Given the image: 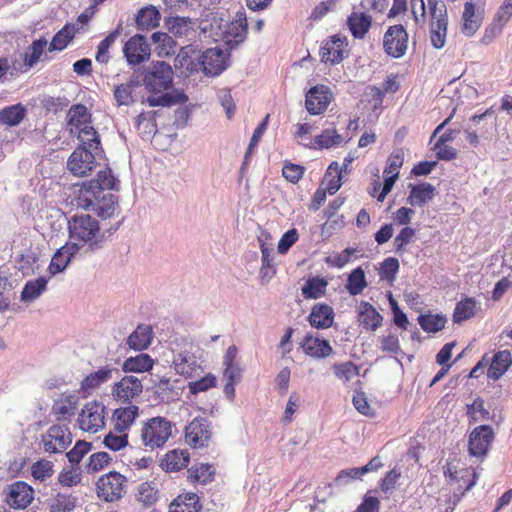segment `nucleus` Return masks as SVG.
I'll list each match as a JSON object with an SVG mask.
<instances>
[{
    "instance_id": "nucleus-1",
    "label": "nucleus",
    "mask_w": 512,
    "mask_h": 512,
    "mask_svg": "<svg viewBox=\"0 0 512 512\" xmlns=\"http://www.w3.org/2000/svg\"><path fill=\"white\" fill-rule=\"evenodd\" d=\"M143 82L146 90L153 94L146 100L150 107H169L188 101L187 95L181 91L167 92L173 85V70L164 61L153 63L145 72Z\"/></svg>"
},
{
    "instance_id": "nucleus-2",
    "label": "nucleus",
    "mask_w": 512,
    "mask_h": 512,
    "mask_svg": "<svg viewBox=\"0 0 512 512\" xmlns=\"http://www.w3.org/2000/svg\"><path fill=\"white\" fill-rule=\"evenodd\" d=\"M173 424L165 417L157 416L145 421L140 429L142 445L150 450L163 448L172 436Z\"/></svg>"
},
{
    "instance_id": "nucleus-3",
    "label": "nucleus",
    "mask_w": 512,
    "mask_h": 512,
    "mask_svg": "<svg viewBox=\"0 0 512 512\" xmlns=\"http://www.w3.org/2000/svg\"><path fill=\"white\" fill-rule=\"evenodd\" d=\"M127 478L118 471H109L101 475L95 484L97 497L106 503L120 501L127 493Z\"/></svg>"
},
{
    "instance_id": "nucleus-4",
    "label": "nucleus",
    "mask_w": 512,
    "mask_h": 512,
    "mask_svg": "<svg viewBox=\"0 0 512 512\" xmlns=\"http://www.w3.org/2000/svg\"><path fill=\"white\" fill-rule=\"evenodd\" d=\"M69 236L75 243L93 247L100 235L99 223L90 215L73 216L68 223Z\"/></svg>"
},
{
    "instance_id": "nucleus-5",
    "label": "nucleus",
    "mask_w": 512,
    "mask_h": 512,
    "mask_svg": "<svg viewBox=\"0 0 512 512\" xmlns=\"http://www.w3.org/2000/svg\"><path fill=\"white\" fill-rule=\"evenodd\" d=\"M430 41L434 48L444 47L447 36L448 12L443 1L430 0Z\"/></svg>"
},
{
    "instance_id": "nucleus-6",
    "label": "nucleus",
    "mask_w": 512,
    "mask_h": 512,
    "mask_svg": "<svg viewBox=\"0 0 512 512\" xmlns=\"http://www.w3.org/2000/svg\"><path fill=\"white\" fill-rule=\"evenodd\" d=\"M212 436V424L205 417H195L185 427V443L193 449L208 447Z\"/></svg>"
},
{
    "instance_id": "nucleus-7",
    "label": "nucleus",
    "mask_w": 512,
    "mask_h": 512,
    "mask_svg": "<svg viewBox=\"0 0 512 512\" xmlns=\"http://www.w3.org/2000/svg\"><path fill=\"white\" fill-rule=\"evenodd\" d=\"M78 423L81 430L97 433L105 427L106 407L96 400L87 402L79 413Z\"/></svg>"
},
{
    "instance_id": "nucleus-8",
    "label": "nucleus",
    "mask_w": 512,
    "mask_h": 512,
    "mask_svg": "<svg viewBox=\"0 0 512 512\" xmlns=\"http://www.w3.org/2000/svg\"><path fill=\"white\" fill-rule=\"evenodd\" d=\"M73 441L70 428L63 424H54L42 435L41 442L44 451L49 454L64 452Z\"/></svg>"
},
{
    "instance_id": "nucleus-9",
    "label": "nucleus",
    "mask_w": 512,
    "mask_h": 512,
    "mask_svg": "<svg viewBox=\"0 0 512 512\" xmlns=\"http://www.w3.org/2000/svg\"><path fill=\"white\" fill-rule=\"evenodd\" d=\"M495 439V433L489 425H479L469 434L468 453L470 456L483 460Z\"/></svg>"
},
{
    "instance_id": "nucleus-10",
    "label": "nucleus",
    "mask_w": 512,
    "mask_h": 512,
    "mask_svg": "<svg viewBox=\"0 0 512 512\" xmlns=\"http://www.w3.org/2000/svg\"><path fill=\"white\" fill-rule=\"evenodd\" d=\"M408 46V33L401 24L390 26L383 37L384 52L393 58H401Z\"/></svg>"
},
{
    "instance_id": "nucleus-11",
    "label": "nucleus",
    "mask_w": 512,
    "mask_h": 512,
    "mask_svg": "<svg viewBox=\"0 0 512 512\" xmlns=\"http://www.w3.org/2000/svg\"><path fill=\"white\" fill-rule=\"evenodd\" d=\"M347 46L348 43L345 36L336 34L329 37L323 41L319 50L321 62L330 65L339 64L345 58Z\"/></svg>"
},
{
    "instance_id": "nucleus-12",
    "label": "nucleus",
    "mask_w": 512,
    "mask_h": 512,
    "mask_svg": "<svg viewBox=\"0 0 512 512\" xmlns=\"http://www.w3.org/2000/svg\"><path fill=\"white\" fill-rule=\"evenodd\" d=\"M333 99L330 88L323 84L313 86L305 96V107L309 114L319 115L324 113Z\"/></svg>"
},
{
    "instance_id": "nucleus-13",
    "label": "nucleus",
    "mask_w": 512,
    "mask_h": 512,
    "mask_svg": "<svg viewBox=\"0 0 512 512\" xmlns=\"http://www.w3.org/2000/svg\"><path fill=\"white\" fill-rule=\"evenodd\" d=\"M95 167V156L90 150L85 148H76L67 161L68 170L77 177L89 175Z\"/></svg>"
},
{
    "instance_id": "nucleus-14",
    "label": "nucleus",
    "mask_w": 512,
    "mask_h": 512,
    "mask_svg": "<svg viewBox=\"0 0 512 512\" xmlns=\"http://www.w3.org/2000/svg\"><path fill=\"white\" fill-rule=\"evenodd\" d=\"M142 391V382L135 376H124L112 387L113 397L122 403H131L133 399L141 395Z\"/></svg>"
},
{
    "instance_id": "nucleus-15",
    "label": "nucleus",
    "mask_w": 512,
    "mask_h": 512,
    "mask_svg": "<svg viewBox=\"0 0 512 512\" xmlns=\"http://www.w3.org/2000/svg\"><path fill=\"white\" fill-rule=\"evenodd\" d=\"M124 56L130 65H139L150 57V46L146 38L136 34L123 47Z\"/></svg>"
},
{
    "instance_id": "nucleus-16",
    "label": "nucleus",
    "mask_w": 512,
    "mask_h": 512,
    "mask_svg": "<svg viewBox=\"0 0 512 512\" xmlns=\"http://www.w3.org/2000/svg\"><path fill=\"white\" fill-rule=\"evenodd\" d=\"M200 64L206 75L217 76L227 68L228 57L222 49L210 48L202 53Z\"/></svg>"
},
{
    "instance_id": "nucleus-17",
    "label": "nucleus",
    "mask_w": 512,
    "mask_h": 512,
    "mask_svg": "<svg viewBox=\"0 0 512 512\" xmlns=\"http://www.w3.org/2000/svg\"><path fill=\"white\" fill-rule=\"evenodd\" d=\"M34 499V491L30 485L17 481L10 485L7 503L14 509L27 508Z\"/></svg>"
},
{
    "instance_id": "nucleus-18",
    "label": "nucleus",
    "mask_w": 512,
    "mask_h": 512,
    "mask_svg": "<svg viewBox=\"0 0 512 512\" xmlns=\"http://www.w3.org/2000/svg\"><path fill=\"white\" fill-rule=\"evenodd\" d=\"M482 11L472 1L464 3L461 16V32L468 37L473 36L482 24Z\"/></svg>"
},
{
    "instance_id": "nucleus-19",
    "label": "nucleus",
    "mask_w": 512,
    "mask_h": 512,
    "mask_svg": "<svg viewBox=\"0 0 512 512\" xmlns=\"http://www.w3.org/2000/svg\"><path fill=\"white\" fill-rule=\"evenodd\" d=\"M248 22L245 11H238L236 18L228 25L225 31V41L229 48H234L247 37Z\"/></svg>"
},
{
    "instance_id": "nucleus-20",
    "label": "nucleus",
    "mask_w": 512,
    "mask_h": 512,
    "mask_svg": "<svg viewBox=\"0 0 512 512\" xmlns=\"http://www.w3.org/2000/svg\"><path fill=\"white\" fill-rule=\"evenodd\" d=\"M138 416L139 407L136 405L116 408L111 417L112 427L115 428L116 432L128 434Z\"/></svg>"
},
{
    "instance_id": "nucleus-21",
    "label": "nucleus",
    "mask_w": 512,
    "mask_h": 512,
    "mask_svg": "<svg viewBox=\"0 0 512 512\" xmlns=\"http://www.w3.org/2000/svg\"><path fill=\"white\" fill-rule=\"evenodd\" d=\"M346 22L355 39H364L372 26L373 17L365 11H353Z\"/></svg>"
},
{
    "instance_id": "nucleus-22",
    "label": "nucleus",
    "mask_w": 512,
    "mask_h": 512,
    "mask_svg": "<svg viewBox=\"0 0 512 512\" xmlns=\"http://www.w3.org/2000/svg\"><path fill=\"white\" fill-rule=\"evenodd\" d=\"M102 194V189L97 181H86L78 190L76 204L84 210H92L99 196Z\"/></svg>"
},
{
    "instance_id": "nucleus-23",
    "label": "nucleus",
    "mask_w": 512,
    "mask_h": 512,
    "mask_svg": "<svg viewBox=\"0 0 512 512\" xmlns=\"http://www.w3.org/2000/svg\"><path fill=\"white\" fill-rule=\"evenodd\" d=\"M301 348L306 355L317 359L328 357L333 353V348L327 340L310 334L302 340Z\"/></svg>"
},
{
    "instance_id": "nucleus-24",
    "label": "nucleus",
    "mask_w": 512,
    "mask_h": 512,
    "mask_svg": "<svg viewBox=\"0 0 512 512\" xmlns=\"http://www.w3.org/2000/svg\"><path fill=\"white\" fill-rule=\"evenodd\" d=\"M79 251V246L75 242L66 243L59 248L53 255L49 264V271L52 275L62 272L69 264L71 258Z\"/></svg>"
},
{
    "instance_id": "nucleus-25",
    "label": "nucleus",
    "mask_w": 512,
    "mask_h": 512,
    "mask_svg": "<svg viewBox=\"0 0 512 512\" xmlns=\"http://www.w3.org/2000/svg\"><path fill=\"white\" fill-rule=\"evenodd\" d=\"M309 324L316 329H327L334 321L333 308L325 303L315 304L308 316Z\"/></svg>"
},
{
    "instance_id": "nucleus-26",
    "label": "nucleus",
    "mask_w": 512,
    "mask_h": 512,
    "mask_svg": "<svg viewBox=\"0 0 512 512\" xmlns=\"http://www.w3.org/2000/svg\"><path fill=\"white\" fill-rule=\"evenodd\" d=\"M111 378L112 368L102 367L98 371L90 373L81 381L79 393L83 397H87Z\"/></svg>"
},
{
    "instance_id": "nucleus-27",
    "label": "nucleus",
    "mask_w": 512,
    "mask_h": 512,
    "mask_svg": "<svg viewBox=\"0 0 512 512\" xmlns=\"http://www.w3.org/2000/svg\"><path fill=\"white\" fill-rule=\"evenodd\" d=\"M79 399L72 394H61L56 399L52 406V414L58 421H63L71 418L78 407Z\"/></svg>"
},
{
    "instance_id": "nucleus-28",
    "label": "nucleus",
    "mask_w": 512,
    "mask_h": 512,
    "mask_svg": "<svg viewBox=\"0 0 512 512\" xmlns=\"http://www.w3.org/2000/svg\"><path fill=\"white\" fill-rule=\"evenodd\" d=\"M190 453L186 449L168 451L161 460V467L166 472H178L188 466Z\"/></svg>"
},
{
    "instance_id": "nucleus-29",
    "label": "nucleus",
    "mask_w": 512,
    "mask_h": 512,
    "mask_svg": "<svg viewBox=\"0 0 512 512\" xmlns=\"http://www.w3.org/2000/svg\"><path fill=\"white\" fill-rule=\"evenodd\" d=\"M173 365L176 373L186 378L194 377L200 369L196 356L188 351L175 355Z\"/></svg>"
},
{
    "instance_id": "nucleus-30",
    "label": "nucleus",
    "mask_w": 512,
    "mask_h": 512,
    "mask_svg": "<svg viewBox=\"0 0 512 512\" xmlns=\"http://www.w3.org/2000/svg\"><path fill=\"white\" fill-rule=\"evenodd\" d=\"M202 505L194 492L179 494L169 505L168 512H200Z\"/></svg>"
},
{
    "instance_id": "nucleus-31",
    "label": "nucleus",
    "mask_w": 512,
    "mask_h": 512,
    "mask_svg": "<svg viewBox=\"0 0 512 512\" xmlns=\"http://www.w3.org/2000/svg\"><path fill=\"white\" fill-rule=\"evenodd\" d=\"M488 377L494 381L500 379L512 365V355L509 350L496 352L491 358Z\"/></svg>"
},
{
    "instance_id": "nucleus-32",
    "label": "nucleus",
    "mask_w": 512,
    "mask_h": 512,
    "mask_svg": "<svg viewBox=\"0 0 512 512\" xmlns=\"http://www.w3.org/2000/svg\"><path fill=\"white\" fill-rule=\"evenodd\" d=\"M67 118L71 133L82 129L84 126L91 125V114L83 104L72 105L68 110Z\"/></svg>"
},
{
    "instance_id": "nucleus-33",
    "label": "nucleus",
    "mask_w": 512,
    "mask_h": 512,
    "mask_svg": "<svg viewBox=\"0 0 512 512\" xmlns=\"http://www.w3.org/2000/svg\"><path fill=\"white\" fill-rule=\"evenodd\" d=\"M159 489L154 481L141 482L135 491V500L145 508L153 506L159 500Z\"/></svg>"
},
{
    "instance_id": "nucleus-34",
    "label": "nucleus",
    "mask_w": 512,
    "mask_h": 512,
    "mask_svg": "<svg viewBox=\"0 0 512 512\" xmlns=\"http://www.w3.org/2000/svg\"><path fill=\"white\" fill-rule=\"evenodd\" d=\"M214 476L215 469L208 463H196L187 470V481L193 485H205L213 481Z\"/></svg>"
},
{
    "instance_id": "nucleus-35",
    "label": "nucleus",
    "mask_w": 512,
    "mask_h": 512,
    "mask_svg": "<svg viewBox=\"0 0 512 512\" xmlns=\"http://www.w3.org/2000/svg\"><path fill=\"white\" fill-rule=\"evenodd\" d=\"M153 339V330L149 325H138L136 330L127 339L128 346L135 351L147 349Z\"/></svg>"
},
{
    "instance_id": "nucleus-36",
    "label": "nucleus",
    "mask_w": 512,
    "mask_h": 512,
    "mask_svg": "<svg viewBox=\"0 0 512 512\" xmlns=\"http://www.w3.org/2000/svg\"><path fill=\"white\" fill-rule=\"evenodd\" d=\"M359 323L366 329L375 331L382 325L383 317L369 302H361L359 308Z\"/></svg>"
},
{
    "instance_id": "nucleus-37",
    "label": "nucleus",
    "mask_w": 512,
    "mask_h": 512,
    "mask_svg": "<svg viewBox=\"0 0 512 512\" xmlns=\"http://www.w3.org/2000/svg\"><path fill=\"white\" fill-rule=\"evenodd\" d=\"M161 15L159 11L152 5L141 8L135 17L137 29L148 31L159 25Z\"/></svg>"
},
{
    "instance_id": "nucleus-38",
    "label": "nucleus",
    "mask_w": 512,
    "mask_h": 512,
    "mask_svg": "<svg viewBox=\"0 0 512 512\" xmlns=\"http://www.w3.org/2000/svg\"><path fill=\"white\" fill-rule=\"evenodd\" d=\"M435 187L430 183L414 185L411 188L407 201L412 206H423L433 199Z\"/></svg>"
},
{
    "instance_id": "nucleus-39",
    "label": "nucleus",
    "mask_w": 512,
    "mask_h": 512,
    "mask_svg": "<svg viewBox=\"0 0 512 512\" xmlns=\"http://www.w3.org/2000/svg\"><path fill=\"white\" fill-rule=\"evenodd\" d=\"M154 366V360L150 355L141 353L128 357L122 364L124 372L144 373L149 372Z\"/></svg>"
},
{
    "instance_id": "nucleus-40",
    "label": "nucleus",
    "mask_w": 512,
    "mask_h": 512,
    "mask_svg": "<svg viewBox=\"0 0 512 512\" xmlns=\"http://www.w3.org/2000/svg\"><path fill=\"white\" fill-rule=\"evenodd\" d=\"M342 142V135L338 134L335 129H324L321 134L317 135L313 140L307 143V147L315 149H329L340 145Z\"/></svg>"
},
{
    "instance_id": "nucleus-41",
    "label": "nucleus",
    "mask_w": 512,
    "mask_h": 512,
    "mask_svg": "<svg viewBox=\"0 0 512 512\" xmlns=\"http://www.w3.org/2000/svg\"><path fill=\"white\" fill-rule=\"evenodd\" d=\"M27 113L26 107L21 104L7 106L0 110V123L6 126H17L25 118Z\"/></svg>"
},
{
    "instance_id": "nucleus-42",
    "label": "nucleus",
    "mask_w": 512,
    "mask_h": 512,
    "mask_svg": "<svg viewBox=\"0 0 512 512\" xmlns=\"http://www.w3.org/2000/svg\"><path fill=\"white\" fill-rule=\"evenodd\" d=\"M118 209V199L111 193L102 194L96 201L93 211L102 218L107 219L112 217Z\"/></svg>"
},
{
    "instance_id": "nucleus-43",
    "label": "nucleus",
    "mask_w": 512,
    "mask_h": 512,
    "mask_svg": "<svg viewBox=\"0 0 512 512\" xmlns=\"http://www.w3.org/2000/svg\"><path fill=\"white\" fill-rule=\"evenodd\" d=\"M477 309V302L474 298H464L455 306L453 312V322L459 324L473 318L477 312Z\"/></svg>"
},
{
    "instance_id": "nucleus-44",
    "label": "nucleus",
    "mask_w": 512,
    "mask_h": 512,
    "mask_svg": "<svg viewBox=\"0 0 512 512\" xmlns=\"http://www.w3.org/2000/svg\"><path fill=\"white\" fill-rule=\"evenodd\" d=\"M76 33L74 25L66 24L60 29L52 38L49 44L48 51H62L73 40Z\"/></svg>"
},
{
    "instance_id": "nucleus-45",
    "label": "nucleus",
    "mask_w": 512,
    "mask_h": 512,
    "mask_svg": "<svg viewBox=\"0 0 512 512\" xmlns=\"http://www.w3.org/2000/svg\"><path fill=\"white\" fill-rule=\"evenodd\" d=\"M328 281L320 277L309 278L302 287V295L305 299H318L325 295Z\"/></svg>"
},
{
    "instance_id": "nucleus-46",
    "label": "nucleus",
    "mask_w": 512,
    "mask_h": 512,
    "mask_svg": "<svg viewBox=\"0 0 512 512\" xmlns=\"http://www.w3.org/2000/svg\"><path fill=\"white\" fill-rule=\"evenodd\" d=\"M48 42L44 37L34 40L24 53L23 62L26 70L32 68L40 60Z\"/></svg>"
},
{
    "instance_id": "nucleus-47",
    "label": "nucleus",
    "mask_w": 512,
    "mask_h": 512,
    "mask_svg": "<svg viewBox=\"0 0 512 512\" xmlns=\"http://www.w3.org/2000/svg\"><path fill=\"white\" fill-rule=\"evenodd\" d=\"M341 170H339V164L334 161L328 166L322 184H325V190L330 195L335 194L342 185Z\"/></svg>"
},
{
    "instance_id": "nucleus-48",
    "label": "nucleus",
    "mask_w": 512,
    "mask_h": 512,
    "mask_svg": "<svg viewBox=\"0 0 512 512\" xmlns=\"http://www.w3.org/2000/svg\"><path fill=\"white\" fill-rule=\"evenodd\" d=\"M447 319L441 314H421L418 317L420 327L427 333H437L446 325Z\"/></svg>"
},
{
    "instance_id": "nucleus-49",
    "label": "nucleus",
    "mask_w": 512,
    "mask_h": 512,
    "mask_svg": "<svg viewBox=\"0 0 512 512\" xmlns=\"http://www.w3.org/2000/svg\"><path fill=\"white\" fill-rule=\"evenodd\" d=\"M75 133H77V138L80 141V146L78 148H85L87 150H96L99 148L101 143L100 136L92 124L89 126H84L82 129H79Z\"/></svg>"
},
{
    "instance_id": "nucleus-50",
    "label": "nucleus",
    "mask_w": 512,
    "mask_h": 512,
    "mask_svg": "<svg viewBox=\"0 0 512 512\" xmlns=\"http://www.w3.org/2000/svg\"><path fill=\"white\" fill-rule=\"evenodd\" d=\"M466 415L469 424L485 421L490 418V413L485 408L484 400L481 397H476L471 404L466 405Z\"/></svg>"
},
{
    "instance_id": "nucleus-51",
    "label": "nucleus",
    "mask_w": 512,
    "mask_h": 512,
    "mask_svg": "<svg viewBox=\"0 0 512 512\" xmlns=\"http://www.w3.org/2000/svg\"><path fill=\"white\" fill-rule=\"evenodd\" d=\"M77 505V498L72 494L58 493L49 503L50 512H72Z\"/></svg>"
},
{
    "instance_id": "nucleus-52",
    "label": "nucleus",
    "mask_w": 512,
    "mask_h": 512,
    "mask_svg": "<svg viewBox=\"0 0 512 512\" xmlns=\"http://www.w3.org/2000/svg\"><path fill=\"white\" fill-rule=\"evenodd\" d=\"M122 26L119 24V26L112 32H110L100 43L97 47V53H96V61L99 63L106 64L108 63L110 56H109V48L115 43L116 39L120 35Z\"/></svg>"
},
{
    "instance_id": "nucleus-53",
    "label": "nucleus",
    "mask_w": 512,
    "mask_h": 512,
    "mask_svg": "<svg viewBox=\"0 0 512 512\" xmlns=\"http://www.w3.org/2000/svg\"><path fill=\"white\" fill-rule=\"evenodd\" d=\"M367 281L365 278V272L361 267H357L348 275L346 289L349 294L356 296L366 288Z\"/></svg>"
},
{
    "instance_id": "nucleus-54",
    "label": "nucleus",
    "mask_w": 512,
    "mask_h": 512,
    "mask_svg": "<svg viewBox=\"0 0 512 512\" xmlns=\"http://www.w3.org/2000/svg\"><path fill=\"white\" fill-rule=\"evenodd\" d=\"M104 446L114 452L125 449L129 445L128 434L125 432H116L115 428L105 435L103 439Z\"/></svg>"
},
{
    "instance_id": "nucleus-55",
    "label": "nucleus",
    "mask_w": 512,
    "mask_h": 512,
    "mask_svg": "<svg viewBox=\"0 0 512 512\" xmlns=\"http://www.w3.org/2000/svg\"><path fill=\"white\" fill-rule=\"evenodd\" d=\"M47 280L43 277L37 278L32 281H28L22 292L21 298L25 301H32L38 298L41 293L46 289Z\"/></svg>"
},
{
    "instance_id": "nucleus-56",
    "label": "nucleus",
    "mask_w": 512,
    "mask_h": 512,
    "mask_svg": "<svg viewBox=\"0 0 512 512\" xmlns=\"http://www.w3.org/2000/svg\"><path fill=\"white\" fill-rule=\"evenodd\" d=\"M512 18V0H503L495 16L494 25L497 26V32L501 33L503 28Z\"/></svg>"
},
{
    "instance_id": "nucleus-57",
    "label": "nucleus",
    "mask_w": 512,
    "mask_h": 512,
    "mask_svg": "<svg viewBox=\"0 0 512 512\" xmlns=\"http://www.w3.org/2000/svg\"><path fill=\"white\" fill-rule=\"evenodd\" d=\"M335 376L343 381H350L359 374V368L351 361L344 363H335L332 367Z\"/></svg>"
},
{
    "instance_id": "nucleus-58",
    "label": "nucleus",
    "mask_w": 512,
    "mask_h": 512,
    "mask_svg": "<svg viewBox=\"0 0 512 512\" xmlns=\"http://www.w3.org/2000/svg\"><path fill=\"white\" fill-rule=\"evenodd\" d=\"M399 271V261L394 257L386 258L380 266L379 277L381 280L393 282Z\"/></svg>"
},
{
    "instance_id": "nucleus-59",
    "label": "nucleus",
    "mask_w": 512,
    "mask_h": 512,
    "mask_svg": "<svg viewBox=\"0 0 512 512\" xmlns=\"http://www.w3.org/2000/svg\"><path fill=\"white\" fill-rule=\"evenodd\" d=\"M416 236V230L412 227L405 226L394 238V247L396 253H403L406 246L410 244Z\"/></svg>"
},
{
    "instance_id": "nucleus-60",
    "label": "nucleus",
    "mask_w": 512,
    "mask_h": 512,
    "mask_svg": "<svg viewBox=\"0 0 512 512\" xmlns=\"http://www.w3.org/2000/svg\"><path fill=\"white\" fill-rule=\"evenodd\" d=\"M53 472V463L46 459L36 461L31 467L32 476L41 481L51 477Z\"/></svg>"
},
{
    "instance_id": "nucleus-61",
    "label": "nucleus",
    "mask_w": 512,
    "mask_h": 512,
    "mask_svg": "<svg viewBox=\"0 0 512 512\" xmlns=\"http://www.w3.org/2000/svg\"><path fill=\"white\" fill-rule=\"evenodd\" d=\"M305 167L285 161L282 167L283 177L290 183L296 184L304 175Z\"/></svg>"
},
{
    "instance_id": "nucleus-62",
    "label": "nucleus",
    "mask_w": 512,
    "mask_h": 512,
    "mask_svg": "<svg viewBox=\"0 0 512 512\" xmlns=\"http://www.w3.org/2000/svg\"><path fill=\"white\" fill-rule=\"evenodd\" d=\"M112 461L111 456L106 452H96L90 455L87 463L88 472H98L107 467Z\"/></svg>"
},
{
    "instance_id": "nucleus-63",
    "label": "nucleus",
    "mask_w": 512,
    "mask_h": 512,
    "mask_svg": "<svg viewBox=\"0 0 512 512\" xmlns=\"http://www.w3.org/2000/svg\"><path fill=\"white\" fill-rule=\"evenodd\" d=\"M91 181H97L103 193L104 189L118 190L119 180L113 175L109 168L99 171L97 178L92 179Z\"/></svg>"
},
{
    "instance_id": "nucleus-64",
    "label": "nucleus",
    "mask_w": 512,
    "mask_h": 512,
    "mask_svg": "<svg viewBox=\"0 0 512 512\" xmlns=\"http://www.w3.org/2000/svg\"><path fill=\"white\" fill-rule=\"evenodd\" d=\"M91 443L86 442L84 440H79L76 442L74 447L66 453V456L69 462L73 464H78L81 462L83 457L90 451Z\"/></svg>"
}]
</instances>
